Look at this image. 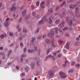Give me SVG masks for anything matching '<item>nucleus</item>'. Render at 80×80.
<instances>
[{"label": "nucleus", "mask_w": 80, "mask_h": 80, "mask_svg": "<svg viewBox=\"0 0 80 80\" xmlns=\"http://www.w3.org/2000/svg\"><path fill=\"white\" fill-rule=\"evenodd\" d=\"M47 16L45 15L42 18V20H41L39 22V25H42V21L44 22V21H46L47 19Z\"/></svg>", "instance_id": "1"}, {"label": "nucleus", "mask_w": 80, "mask_h": 80, "mask_svg": "<svg viewBox=\"0 0 80 80\" xmlns=\"http://www.w3.org/2000/svg\"><path fill=\"white\" fill-rule=\"evenodd\" d=\"M54 32L53 31H51L48 33V36L49 37L52 38V37L54 36Z\"/></svg>", "instance_id": "2"}, {"label": "nucleus", "mask_w": 80, "mask_h": 80, "mask_svg": "<svg viewBox=\"0 0 80 80\" xmlns=\"http://www.w3.org/2000/svg\"><path fill=\"white\" fill-rule=\"evenodd\" d=\"M59 73L60 77L61 78H66V77H67V75H66V74H65V73L60 72Z\"/></svg>", "instance_id": "3"}, {"label": "nucleus", "mask_w": 80, "mask_h": 80, "mask_svg": "<svg viewBox=\"0 0 80 80\" xmlns=\"http://www.w3.org/2000/svg\"><path fill=\"white\" fill-rule=\"evenodd\" d=\"M15 4L13 3L12 4V8L10 9L11 11H15V10H16L17 8L16 7H15Z\"/></svg>", "instance_id": "4"}, {"label": "nucleus", "mask_w": 80, "mask_h": 80, "mask_svg": "<svg viewBox=\"0 0 80 80\" xmlns=\"http://www.w3.org/2000/svg\"><path fill=\"white\" fill-rule=\"evenodd\" d=\"M54 73V72H53V71L52 70H50L49 72L48 75H50V76H51L52 77Z\"/></svg>", "instance_id": "5"}, {"label": "nucleus", "mask_w": 80, "mask_h": 80, "mask_svg": "<svg viewBox=\"0 0 80 80\" xmlns=\"http://www.w3.org/2000/svg\"><path fill=\"white\" fill-rule=\"evenodd\" d=\"M13 17L15 20L17 18V17H18V13L17 12H15V13L13 14Z\"/></svg>", "instance_id": "6"}, {"label": "nucleus", "mask_w": 80, "mask_h": 80, "mask_svg": "<svg viewBox=\"0 0 80 80\" xmlns=\"http://www.w3.org/2000/svg\"><path fill=\"white\" fill-rule=\"evenodd\" d=\"M72 19H70L67 22L68 25H69L70 26H72Z\"/></svg>", "instance_id": "7"}, {"label": "nucleus", "mask_w": 80, "mask_h": 80, "mask_svg": "<svg viewBox=\"0 0 80 80\" xmlns=\"http://www.w3.org/2000/svg\"><path fill=\"white\" fill-rule=\"evenodd\" d=\"M77 6V4H75L74 5H71L69 6V8H72V9L74 8H75V7H76Z\"/></svg>", "instance_id": "8"}, {"label": "nucleus", "mask_w": 80, "mask_h": 80, "mask_svg": "<svg viewBox=\"0 0 80 80\" xmlns=\"http://www.w3.org/2000/svg\"><path fill=\"white\" fill-rule=\"evenodd\" d=\"M43 5H45V2L43 1L41 2L40 5V7H41V8H44Z\"/></svg>", "instance_id": "9"}, {"label": "nucleus", "mask_w": 80, "mask_h": 80, "mask_svg": "<svg viewBox=\"0 0 80 80\" xmlns=\"http://www.w3.org/2000/svg\"><path fill=\"white\" fill-rule=\"evenodd\" d=\"M65 63H64L62 65L63 67H67V64H68V63H69L68 61L67 60H66L65 61Z\"/></svg>", "instance_id": "10"}, {"label": "nucleus", "mask_w": 80, "mask_h": 80, "mask_svg": "<svg viewBox=\"0 0 80 80\" xmlns=\"http://www.w3.org/2000/svg\"><path fill=\"white\" fill-rule=\"evenodd\" d=\"M52 55H48L46 57V58L44 60L45 61H47V59L50 58L51 57L52 58Z\"/></svg>", "instance_id": "11"}, {"label": "nucleus", "mask_w": 80, "mask_h": 80, "mask_svg": "<svg viewBox=\"0 0 80 80\" xmlns=\"http://www.w3.org/2000/svg\"><path fill=\"white\" fill-rule=\"evenodd\" d=\"M4 24L6 27H7L9 25V22H6L4 23Z\"/></svg>", "instance_id": "12"}, {"label": "nucleus", "mask_w": 80, "mask_h": 80, "mask_svg": "<svg viewBox=\"0 0 80 80\" xmlns=\"http://www.w3.org/2000/svg\"><path fill=\"white\" fill-rule=\"evenodd\" d=\"M51 43L52 46L53 47H57V46H56L55 45V44H54V42H53V41L52 40L51 42Z\"/></svg>", "instance_id": "13"}, {"label": "nucleus", "mask_w": 80, "mask_h": 80, "mask_svg": "<svg viewBox=\"0 0 80 80\" xmlns=\"http://www.w3.org/2000/svg\"><path fill=\"white\" fill-rule=\"evenodd\" d=\"M48 22L49 24H51L52 23V20L51 18H49L48 21Z\"/></svg>", "instance_id": "14"}, {"label": "nucleus", "mask_w": 80, "mask_h": 80, "mask_svg": "<svg viewBox=\"0 0 80 80\" xmlns=\"http://www.w3.org/2000/svg\"><path fill=\"white\" fill-rule=\"evenodd\" d=\"M12 50H9L8 52V56L9 57L10 55H11V53H12Z\"/></svg>", "instance_id": "15"}, {"label": "nucleus", "mask_w": 80, "mask_h": 80, "mask_svg": "<svg viewBox=\"0 0 80 80\" xmlns=\"http://www.w3.org/2000/svg\"><path fill=\"white\" fill-rule=\"evenodd\" d=\"M65 47L67 49H69V42H67L66 45Z\"/></svg>", "instance_id": "16"}, {"label": "nucleus", "mask_w": 80, "mask_h": 80, "mask_svg": "<svg viewBox=\"0 0 80 80\" xmlns=\"http://www.w3.org/2000/svg\"><path fill=\"white\" fill-rule=\"evenodd\" d=\"M64 24H65V23L63 22H62L60 24V26L61 27H64Z\"/></svg>", "instance_id": "17"}, {"label": "nucleus", "mask_w": 80, "mask_h": 80, "mask_svg": "<svg viewBox=\"0 0 80 80\" xmlns=\"http://www.w3.org/2000/svg\"><path fill=\"white\" fill-rule=\"evenodd\" d=\"M80 45V42H75L74 45L75 46H78Z\"/></svg>", "instance_id": "18"}, {"label": "nucleus", "mask_w": 80, "mask_h": 80, "mask_svg": "<svg viewBox=\"0 0 80 80\" xmlns=\"http://www.w3.org/2000/svg\"><path fill=\"white\" fill-rule=\"evenodd\" d=\"M69 30L71 31V33H73L74 31V29H73V28L71 27L69 28Z\"/></svg>", "instance_id": "19"}, {"label": "nucleus", "mask_w": 80, "mask_h": 80, "mask_svg": "<svg viewBox=\"0 0 80 80\" xmlns=\"http://www.w3.org/2000/svg\"><path fill=\"white\" fill-rule=\"evenodd\" d=\"M33 50H34V52H36L37 51V47L36 46H34V48H33Z\"/></svg>", "instance_id": "20"}, {"label": "nucleus", "mask_w": 80, "mask_h": 80, "mask_svg": "<svg viewBox=\"0 0 80 80\" xmlns=\"http://www.w3.org/2000/svg\"><path fill=\"white\" fill-rule=\"evenodd\" d=\"M45 42L47 43H50V40L48 39H46L45 40Z\"/></svg>", "instance_id": "21"}, {"label": "nucleus", "mask_w": 80, "mask_h": 80, "mask_svg": "<svg viewBox=\"0 0 80 80\" xmlns=\"http://www.w3.org/2000/svg\"><path fill=\"white\" fill-rule=\"evenodd\" d=\"M55 32H56V34H58V28H55Z\"/></svg>", "instance_id": "22"}, {"label": "nucleus", "mask_w": 80, "mask_h": 80, "mask_svg": "<svg viewBox=\"0 0 80 80\" xmlns=\"http://www.w3.org/2000/svg\"><path fill=\"white\" fill-rule=\"evenodd\" d=\"M48 12L50 13H52L53 11H52V8H50L48 10Z\"/></svg>", "instance_id": "23"}, {"label": "nucleus", "mask_w": 80, "mask_h": 80, "mask_svg": "<svg viewBox=\"0 0 80 80\" xmlns=\"http://www.w3.org/2000/svg\"><path fill=\"white\" fill-rule=\"evenodd\" d=\"M37 65L38 66H39V65H40V61H37L36 62Z\"/></svg>", "instance_id": "24"}, {"label": "nucleus", "mask_w": 80, "mask_h": 80, "mask_svg": "<svg viewBox=\"0 0 80 80\" xmlns=\"http://www.w3.org/2000/svg\"><path fill=\"white\" fill-rule=\"evenodd\" d=\"M26 11H27V10L25 9V11H23L22 12V15H23V16H25V13L26 12Z\"/></svg>", "instance_id": "25"}, {"label": "nucleus", "mask_w": 80, "mask_h": 80, "mask_svg": "<svg viewBox=\"0 0 80 80\" xmlns=\"http://www.w3.org/2000/svg\"><path fill=\"white\" fill-rule=\"evenodd\" d=\"M23 32H24V33H27V29L25 28H23Z\"/></svg>", "instance_id": "26"}, {"label": "nucleus", "mask_w": 80, "mask_h": 80, "mask_svg": "<svg viewBox=\"0 0 80 80\" xmlns=\"http://www.w3.org/2000/svg\"><path fill=\"white\" fill-rule=\"evenodd\" d=\"M23 36L22 35H20V37L19 38V39L20 40H23Z\"/></svg>", "instance_id": "27"}, {"label": "nucleus", "mask_w": 80, "mask_h": 80, "mask_svg": "<svg viewBox=\"0 0 80 80\" xmlns=\"http://www.w3.org/2000/svg\"><path fill=\"white\" fill-rule=\"evenodd\" d=\"M28 52L29 53H32V52H34V51L33 50L28 49Z\"/></svg>", "instance_id": "28"}, {"label": "nucleus", "mask_w": 80, "mask_h": 80, "mask_svg": "<svg viewBox=\"0 0 80 80\" xmlns=\"http://www.w3.org/2000/svg\"><path fill=\"white\" fill-rule=\"evenodd\" d=\"M9 34L10 37H12L13 35V33L12 32H9Z\"/></svg>", "instance_id": "29"}, {"label": "nucleus", "mask_w": 80, "mask_h": 80, "mask_svg": "<svg viewBox=\"0 0 80 80\" xmlns=\"http://www.w3.org/2000/svg\"><path fill=\"white\" fill-rule=\"evenodd\" d=\"M73 72V69H70L68 71V73H71L72 72Z\"/></svg>", "instance_id": "30"}, {"label": "nucleus", "mask_w": 80, "mask_h": 80, "mask_svg": "<svg viewBox=\"0 0 80 80\" xmlns=\"http://www.w3.org/2000/svg\"><path fill=\"white\" fill-rule=\"evenodd\" d=\"M66 30H68V28L67 27H66L63 29V31H65Z\"/></svg>", "instance_id": "31"}, {"label": "nucleus", "mask_w": 80, "mask_h": 80, "mask_svg": "<svg viewBox=\"0 0 80 80\" xmlns=\"http://www.w3.org/2000/svg\"><path fill=\"white\" fill-rule=\"evenodd\" d=\"M76 17H80V14L79 13L76 14Z\"/></svg>", "instance_id": "32"}, {"label": "nucleus", "mask_w": 80, "mask_h": 80, "mask_svg": "<svg viewBox=\"0 0 80 80\" xmlns=\"http://www.w3.org/2000/svg\"><path fill=\"white\" fill-rule=\"evenodd\" d=\"M58 43H60L61 45V44H62V43H63V42L61 40H59L58 41Z\"/></svg>", "instance_id": "33"}, {"label": "nucleus", "mask_w": 80, "mask_h": 80, "mask_svg": "<svg viewBox=\"0 0 80 80\" xmlns=\"http://www.w3.org/2000/svg\"><path fill=\"white\" fill-rule=\"evenodd\" d=\"M51 58H52V60L53 61H55V57L53 56L52 55V56L51 57Z\"/></svg>", "instance_id": "34"}, {"label": "nucleus", "mask_w": 80, "mask_h": 80, "mask_svg": "<svg viewBox=\"0 0 80 80\" xmlns=\"http://www.w3.org/2000/svg\"><path fill=\"white\" fill-rule=\"evenodd\" d=\"M59 22H60V21L59 20V19H58L56 20L55 22L56 23V24H58Z\"/></svg>", "instance_id": "35"}, {"label": "nucleus", "mask_w": 80, "mask_h": 80, "mask_svg": "<svg viewBox=\"0 0 80 80\" xmlns=\"http://www.w3.org/2000/svg\"><path fill=\"white\" fill-rule=\"evenodd\" d=\"M76 60L77 61V62L78 63H80V58L78 57L77 58Z\"/></svg>", "instance_id": "36"}, {"label": "nucleus", "mask_w": 80, "mask_h": 80, "mask_svg": "<svg viewBox=\"0 0 80 80\" xmlns=\"http://www.w3.org/2000/svg\"><path fill=\"white\" fill-rule=\"evenodd\" d=\"M4 35L2 34L1 35H0V37L2 39H3L4 38Z\"/></svg>", "instance_id": "37"}, {"label": "nucleus", "mask_w": 80, "mask_h": 80, "mask_svg": "<svg viewBox=\"0 0 80 80\" xmlns=\"http://www.w3.org/2000/svg\"><path fill=\"white\" fill-rule=\"evenodd\" d=\"M35 40V38L33 37L32 38V40L31 41V42H33Z\"/></svg>", "instance_id": "38"}, {"label": "nucleus", "mask_w": 80, "mask_h": 80, "mask_svg": "<svg viewBox=\"0 0 80 80\" xmlns=\"http://www.w3.org/2000/svg\"><path fill=\"white\" fill-rule=\"evenodd\" d=\"M78 8H79L78 7H76V9H75L76 12H78V11H79V10Z\"/></svg>", "instance_id": "39"}, {"label": "nucleus", "mask_w": 80, "mask_h": 80, "mask_svg": "<svg viewBox=\"0 0 80 80\" xmlns=\"http://www.w3.org/2000/svg\"><path fill=\"white\" fill-rule=\"evenodd\" d=\"M50 49H48L47 50V53H49V52H50Z\"/></svg>", "instance_id": "40"}, {"label": "nucleus", "mask_w": 80, "mask_h": 80, "mask_svg": "<svg viewBox=\"0 0 80 80\" xmlns=\"http://www.w3.org/2000/svg\"><path fill=\"white\" fill-rule=\"evenodd\" d=\"M65 3H66L65 1H64L63 3L61 5V7H63V5H64L65 4Z\"/></svg>", "instance_id": "41"}, {"label": "nucleus", "mask_w": 80, "mask_h": 80, "mask_svg": "<svg viewBox=\"0 0 80 80\" xmlns=\"http://www.w3.org/2000/svg\"><path fill=\"white\" fill-rule=\"evenodd\" d=\"M20 45L21 47H23V43L22 42H21L20 44Z\"/></svg>", "instance_id": "42"}, {"label": "nucleus", "mask_w": 80, "mask_h": 80, "mask_svg": "<svg viewBox=\"0 0 80 80\" xmlns=\"http://www.w3.org/2000/svg\"><path fill=\"white\" fill-rule=\"evenodd\" d=\"M0 53L1 54V55H2L3 56L5 55V53H4V52H0Z\"/></svg>", "instance_id": "43"}, {"label": "nucleus", "mask_w": 80, "mask_h": 80, "mask_svg": "<svg viewBox=\"0 0 80 80\" xmlns=\"http://www.w3.org/2000/svg\"><path fill=\"white\" fill-rule=\"evenodd\" d=\"M25 70H26V72H28V67H27L25 68Z\"/></svg>", "instance_id": "44"}, {"label": "nucleus", "mask_w": 80, "mask_h": 80, "mask_svg": "<svg viewBox=\"0 0 80 80\" xmlns=\"http://www.w3.org/2000/svg\"><path fill=\"white\" fill-rule=\"evenodd\" d=\"M39 30H40V28H38L36 32L37 33H38V32H39Z\"/></svg>", "instance_id": "45"}, {"label": "nucleus", "mask_w": 80, "mask_h": 80, "mask_svg": "<svg viewBox=\"0 0 80 80\" xmlns=\"http://www.w3.org/2000/svg\"><path fill=\"white\" fill-rule=\"evenodd\" d=\"M32 15L33 16H35V12H33L32 13Z\"/></svg>", "instance_id": "46"}, {"label": "nucleus", "mask_w": 80, "mask_h": 80, "mask_svg": "<svg viewBox=\"0 0 80 80\" xmlns=\"http://www.w3.org/2000/svg\"><path fill=\"white\" fill-rule=\"evenodd\" d=\"M10 20V18H8L6 19V22H8V20Z\"/></svg>", "instance_id": "47"}, {"label": "nucleus", "mask_w": 80, "mask_h": 80, "mask_svg": "<svg viewBox=\"0 0 80 80\" xmlns=\"http://www.w3.org/2000/svg\"><path fill=\"white\" fill-rule=\"evenodd\" d=\"M56 37L57 38H60V36L58 35H57L56 36Z\"/></svg>", "instance_id": "48"}, {"label": "nucleus", "mask_w": 80, "mask_h": 80, "mask_svg": "<svg viewBox=\"0 0 80 80\" xmlns=\"http://www.w3.org/2000/svg\"><path fill=\"white\" fill-rule=\"evenodd\" d=\"M70 13H71V12H70V11H68L67 12V14L68 15H70Z\"/></svg>", "instance_id": "49"}, {"label": "nucleus", "mask_w": 80, "mask_h": 80, "mask_svg": "<svg viewBox=\"0 0 80 80\" xmlns=\"http://www.w3.org/2000/svg\"><path fill=\"white\" fill-rule=\"evenodd\" d=\"M58 31L59 32H61V33H62V32H63L60 28H59L58 29Z\"/></svg>", "instance_id": "50"}, {"label": "nucleus", "mask_w": 80, "mask_h": 80, "mask_svg": "<svg viewBox=\"0 0 80 80\" xmlns=\"http://www.w3.org/2000/svg\"><path fill=\"white\" fill-rule=\"evenodd\" d=\"M61 56H62V55H61V54H59L58 55V58H60V57Z\"/></svg>", "instance_id": "51"}, {"label": "nucleus", "mask_w": 80, "mask_h": 80, "mask_svg": "<svg viewBox=\"0 0 80 80\" xmlns=\"http://www.w3.org/2000/svg\"><path fill=\"white\" fill-rule=\"evenodd\" d=\"M63 52L64 53H67V50H64L63 51Z\"/></svg>", "instance_id": "52"}, {"label": "nucleus", "mask_w": 80, "mask_h": 80, "mask_svg": "<svg viewBox=\"0 0 80 80\" xmlns=\"http://www.w3.org/2000/svg\"><path fill=\"white\" fill-rule=\"evenodd\" d=\"M56 54H57V53L56 52H54L53 54V57H56Z\"/></svg>", "instance_id": "53"}, {"label": "nucleus", "mask_w": 80, "mask_h": 80, "mask_svg": "<svg viewBox=\"0 0 80 80\" xmlns=\"http://www.w3.org/2000/svg\"><path fill=\"white\" fill-rule=\"evenodd\" d=\"M12 64V62H8V65H11Z\"/></svg>", "instance_id": "54"}, {"label": "nucleus", "mask_w": 80, "mask_h": 80, "mask_svg": "<svg viewBox=\"0 0 80 80\" xmlns=\"http://www.w3.org/2000/svg\"><path fill=\"white\" fill-rule=\"evenodd\" d=\"M39 3H40V2H37L36 3V5L37 6H38L39 5Z\"/></svg>", "instance_id": "55"}, {"label": "nucleus", "mask_w": 80, "mask_h": 80, "mask_svg": "<svg viewBox=\"0 0 80 80\" xmlns=\"http://www.w3.org/2000/svg\"><path fill=\"white\" fill-rule=\"evenodd\" d=\"M17 32H16V33H15V37H18V34H17Z\"/></svg>", "instance_id": "56"}, {"label": "nucleus", "mask_w": 80, "mask_h": 80, "mask_svg": "<svg viewBox=\"0 0 80 80\" xmlns=\"http://www.w3.org/2000/svg\"><path fill=\"white\" fill-rule=\"evenodd\" d=\"M60 8V7H58L56 8V9H55V10H58V9H59Z\"/></svg>", "instance_id": "57"}, {"label": "nucleus", "mask_w": 80, "mask_h": 80, "mask_svg": "<svg viewBox=\"0 0 80 80\" xmlns=\"http://www.w3.org/2000/svg\"><path fill=\"white\" fill-rule=\"evenodd\" d=\"M22 57H26V55L25 54H23L21 55Z\"/></svg>", "instance_id": "58"}, {"label": "nucleus", "mask_w": 80, "mask_h": 80, "mask_svg": "<svg viewBox=\"0 0 80 80\" xmlns=\"http://www.w3.org/2000/svg\"><path fill=\"white\" fill-rule=\"evenodd\" d=\"M3 49V48L2 47H0V50H2Z\"/></svg>", "instance_id": "59"}, {"label": "nucleus", "mask_w": 80, "mask_h": 80, "mask_svg": "<svg viewBox=\"0 0 80 80\" xmlns=\"http://www.w3.org/2000/svg\"><path fill=\"white\" fill-rule=\"evenodd\" d=\"M75 64V62H72V65H74Z\"/></svg>", "instance_id": "60"}, {"label": "nucleus", "mask_w": 80, "mask_h": 80, "mask_svg": "<svg viewBox=\"0 0 80 80\" xmlns=\"http://www.w3.org/2000/svg\"><path fill=\"white\" fill-rule=\"evenodd\" d=\"M14 44L13 43H11L9 46L11 47H12L13 45Z\"/></svg>", "instance_id": "61"}, {"label": "nucleus", "mask_w": 80, "mask_h": 80, "mask_svg": "<svg viewBox=\"0 0 80 80\" xmlns=\"http://www.w3.org/2000/svg\"><path fill=\"white\" fill-rule=\"evenodd\" d=\"M21 75L23 76H25V74L24 73H22L21 74Z\"/></svg>", "instance_id": "62"}, {"label": "nucleus", "mask_w": 80, "mask_h": 80, "mask_svg": "<svg viewBox=\"0 0 80 80\" xmlns=\"http://www.w3.org/2000/svg\"><path fill=\"white\" fill-rule=\"evenodd\" d=\"M26 50H27L26 49V48H24L23 49V52H26Z\"/></svg>", "instance_id": "63"}, {"label": "nucleus", "mask_w": 80, "mask_h": 80, "mask_svg": "<svg viewBox=\"0 0 80 80\" xmlns=\"http://www.w3.org/2000/svg\"><path fill=\"white\" fill-rule=\"evenodd\" d=\"M79 38H76V40L77 41H78V40H79Z\"/></svg>", "instance_id": "64"}]
</instances>
